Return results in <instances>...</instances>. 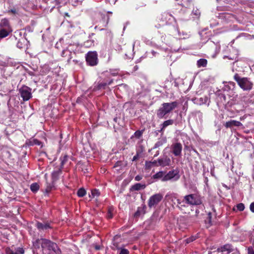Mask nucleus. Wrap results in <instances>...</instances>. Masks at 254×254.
<instances>
[{"mask_svg":"<svg viewBox=\"0 0 254 254\" xmlns=\"http://www.w3.org/2000/svg\"><path fill=\"white\" fill-rule=\"evenodd\" d=\"M117 119H117V118H115L114 119V121L115 122H117Z\"/></svg>","mask_w":254,"mask_h":254,"instance_id":"57","label":"nucleus"},{"mask_svg":"<svg viewBox=\"0 0 254 254\" xmlns=\"http://www.w3.org/2000/svg\"><path fill=\"white\" fill-rule=\"evenodd\" d=\"M134 68L135 69H137L138 68V67L136 65V66H134Z\"/></svg>","mask_w":254,"mask_h":254,"instance_id":"58","label":"nucleus"},{"mask_svg":"<svg viewBox=\"0 0 254 254\" xmlns=\"http://www.w3.org/2000/svg\"><path fill=\"white\" fill-rule=\"evenodd\" d=\"M139 157V153L137 151L136 152V154L135 156H133L132 159V161H135L136 160H137Z\"/></svg>","mask_w":254,"mask_h":254,"instance_id":"44","label":"nucleus"},{"mask_svg":"<svg viewBox=\"0 0 254 254\" xmlns=\"http://www.w3.org/2000/svg\"><path fill=\"white\" fill-rule=\"evenodd\" d=\"M30 189L33 192H36L39 190V186L36 183H33L30 186Z\"/></svg>","mask_w":254,"mask_h":254,"instance_id":"31","label":"nucleus"},{"mask_svg":"<svg viewBox=\"0 0 254 254\" xmlns=\"http://www.w3.org/2000/svg\"><path fill=\"white\" fill-rule=\"evenodd\" d=\"M113 211H114V208L112 206H111L108 208V212H107V218L111 219L113 217Z\"/></svg>","mask_w":254,"mask_h":254,"instance_id":"34","label":"nucleus"},{"mask_svg":"<svg viewBox=\"0 0 254 254\" xmlns=\"http://www.w3.org/2000/svg\"><path fill=\"white\" fill-rule=\"evenodd\" d=\"M0 25L1 27H5V29H11L9 25V21L6 18L2 19L1 20Z\"/></svg>","mask_w":254,"mask_h":254,"instance_id":"25","label":"nucleus"},{"mask_svg":"<svg viewBox=\"0 0 254 254\" xmlns=\"http://www.w3.org/2000/svg\"><path fill=\"white\" fill-rule=\"evenodd\" d=\"M165 173L163 171H159L156 173L155 174H154L152 178L154 179H161V180L162 181L163 178L165 176Z\"/></svg>","mask_w":254,"mask_h":254,"instance_id":"27","label":"nucleus"},{"mask_svg":"<svg viewBox=\"0 0 254 254\" xmlns=\"http://www.w3.org/2000/svg\"><path fill=\"white\" fill-rule=\"evenodd\" d=\"M242 125V123L239 121H237L235 120H231L230 121L227 122L225 125V126L226 128H229L233 126L240 127Z\"/></svg>","mask_w":254,"mask_h":254,"instance_id":"16","label":"nucleus"},{"mask_svg":"<svg viewBox=\"0 0 254 254\" xmlns=\"http://www.w3.org/2000/svg\"><path fill=\"white\" fill-rule=\"evenodd\" d=\"M62 173V169L59 168L57 170L53 172L52 174V179L53 182L56 181L58 179L60 175Z\"/></svg>","mask_w":254,"mask_h":254,"instance_id":"19","label":"nucleus"},{"mask_svg":"<svg viewBox=\"0 0 254 254\" xmlns=\"http://www.w3.org/2000/svg\"><path fill=\"white\" fill-rule=\"evenodd\" d=\"M19 92L24 101L29 100L32 97L31 89L27 86H22L19 89Z\"/></svg>","mask_w":254,"mask_h":254,"instance_id":"6","label":"nucleus"},{"mask_svg":"<svg viewBox=\"0 0 254 254\" xmlns=\"http://www.w3.org/2000/svg\"><path fill=\"white\" fill-rule=\"evenodd\" d=\"M72 55H75V53H72L71 51L67 49L64 50L62 53V56L63 57H67V61L68 63H70L71 59L72 58Z\"/></svg>","mask_w":254,"mask_h":254,"instance_id":"15","label":"nucleus"},{"mask_svg":"<svg viewBox=\"0 0 254 254\" xmlns=\"http://www.w3.org/2000/svg\"><path fill=\"white\" fill-rule=\"evenodd\" d=\"M99 193H100L98 190H95L92 191V194L94 196H98L99 195Z\"/></svg>","mask_w":254,"mask_h":254,"instance_id":"46","label":"nucleus"},{"mask_svg":"<svg viewBox=\"0 0 254 254\" xmlns=\"http://www.w3.org/2000/svg\"><path fill=\"white\" fill-rule=\"evenodd\" d=\"M158 153H156V154L154 155V157L157 156L158 155Z\"/></svg>","mask_w":254,"mask_h":254,"instance_id":"59","label":"nucleus"},{"mask_svg":"<svg viewBox=\"0 0 254 254\" xmlns=\"http://www.w3.org/2000/svg\"><path fill=\"white\" fill-rule=\"evenodd\" d=\"M196 237L195 236H192L186 239L187 243H190V242H193L196 239Z\"/></svg>","mask_w":254,"mask_h":254,"instance_id":"41","label":"nucleus"},{"mask_svg":"<svg viewBox=\"0 0 254 254\" xmlns=\"http://www.w3.org/2000/svg\"><path fill=\"white\" fill-rule=\"evenodd\" d=\"M207 64V61L204 59H200L197 62V66L198 67H205Z\"/></svg>","mask_w":254,"mask_h":254,"instance_id":"24","label":"nucleus"},{"mask_svg":"<svg viewBox=\"0 0 254 254\" xmlns=\"http://www.w3.org/2000/svg\"><path fill=\"white\" fill-rule=\"evenodd\" d=\"M174 199L176 200V201H177V206L181 203V202H182V200H181V199H179V198H177V197H174Z\"/></svg>","mask_w":254,"mask_h":254,"instance_id":"51","label":"nucleus"},{"mask_svg":"<svg viewBox=\"0 0 254 254\" xmlns=\"http://www.w3.org/2000/svg\"><path fill=\"white\" fill-rule=\"evenodd\" d=\"M172 152L175 156H180L182 154L183 146L180 142H175L171 146Z\"/></svg>","mask_w":254,"mask_h":254,"instance_id":"8","label":"nucleus"},{"mask_svg":"<svg viewBox=\"0 0 254 254\" xmlns=\"http://www.w3.org/2000/svg\"><path fill=\"white\" fill-rule=\"evenodd\" d=\"M179 105L177 101L164 103L156 110V116L159 119H166L168 115L172 112Z\"/></svg>","mask_w":254,"mask_h":254,"instance_id":"1","label":"nucleus"},{"mask_svg":"<svg viewBox=\"0 0 254 254\" xmlns=\"http://www.w3.org/2000/svg\"><path fill=\"white\" fill-rule=\"evenodd\" d=\"M111 74L113 76H116L117 75L118 73L115 71H111Z\"/></svg>","mask_w":254,"mask_h":254,"instance_id":"53","label":"nucleus"},{"mask_svg":"<svg viewBox=\"0 0 254 254\" xmlns=\"http://www.w3.org/2000/svg\"><path fill=\"white\" fill-rule=\"evenodd\" d=\"M186 201H185V197H184V199L182 200V202L179 204L177 207L181 210H184L185 208L187 207L186 205Z\"/></svg>","mask_w":254,"mask_h":254,"instance_id":"36","label":"nucleus"},{"mask_svg":"<svg viewBox=\"0 0 254 254\" xmlns=\"http://www.w3.org/2000/svg\"><path fill=\"white\" fill-rule=\"evenodd\" d=\"M8 13H12L14 14H16V10L15 8H13V9H11L10 10H9L8 11H7Z\"/></svg>","mask_w":254,"mask_h":254,"instance_id":"50","label":"nucleus"},{"mask_svg":"<svg viewBox=\"0 0 254 254\" xmlns=\"http://www.w3.org/2000/svg\"><path fill=\"white\" fill-rule=\"evenodd\" d=\"M158 167V161L153 160L151 161H145V167L146 169H150L152 167Z\"/></svg>","mask_w":254,"mask_h":254,"instance_id":"21","label":"nucleus"},{"mask_svg":"<svg viewBox=\"0 0 254 254\" xmlns=\"http://www.w3.org/2000/svg\"><path fill=\"white\" fill-rule=\"evenodd\" d=\"M12 31V29L3 28L0 30V38L2 39L7 37Z\"/></svg>","mask_w":254,"mask_h":254,"instance_id":"18","label":"nucleus"},{"mask_svg":"<svg viewBox=\"0 0 254 254\" xmlns=\"http://www.w3.org/2000/svg\"><path fill=\"white\" fill-rule=\"evenodd\" d=\"M68 159V156L66 155H64V157H61L60 160H61V168L63 167L64 165Z\"/></svg>","mask_w":254,"mask_h":254,"instance_id":"37","label":"nucleus"},{"mask_svg":"<svg viewBox=\"0 0 254 254\" xmlns=\"http://www.w3.org/2000/svg\"><path fill=\"white\" fill-rule=\"evenodd\" d=\"M114 245L116 247L118 250V254H129V251L125 248L118 247L117 245L114 244Z\"/></svg>","mask_w":254,"mask_h":254,"instance_id":"28","label":"nucleus"},{"mask_svg":"<svg viewBox=\"0 0 254 254\" xmlns=\"http://www.w3.org/2000/svg\"><path fill=\"white\" fill-rule=\"evenodd\" d=\"M142 133H143V130H138L134 132V135L135 137L139 138L142 136Z\"/></svg>","mask_w":254,"mask_h":254,"instance_id":"38","label":"nucleus"},{"mask_svg":"<svg viewBox=\"0 0 254 254\" xmlns=\"http://www.w3.org/2000/svg\"><path fill=\"white\" fill-rule=\"evenodd\" d=\"M86 62L90 66L96 65L98 63V54L96 51L88 52L85 56Z\"/></svg>","mask_w":254,"mask_h":254,"instance_id":"4","label":"nucleus"},{"mask_svg":"<svg viewBox=\"0 0 254 254\" xmlns=\"http://www.w3.org/2000/svg\"><path fill=\"white\" fill-rule=\"evenodd\" d=\"M163 141L162 140L158 141L154 145L153 148H157L162 146L163 144Z\"/></svg>","mask_w":254,"mask_h":254,"instance_id":"40","label":"nucleus"},{"mask_svg":"<svg viewBox=\"0 0 254 254\" xmlns=\"http://www.w3.org/2000/svg\"><path fill=\"white\" fill-rule=\"evenodd\" d=\"M211 212H209L208 213V217L207 218V220H206V221H208V222L209 223V224H211V219H212V216H211Z\"/></svg>","mask_w":254,"mask_h":254,"instance_id":"42","label":"nucleus"},{"mask_svg":"<svg viewBox=\"0 0 254 254\" xmlns=\"http://www.w3.org/2000/svg\"><path fill=\"white\" fill-rule=\"evenodd\" d=\"M180 176L179 174V171L175 170L170 171L163 178L162 181L166 182L170 180L173 181H178L180 179Z\"/></svg>","mask_w":254,"mask_h":254,"instance_id":"7","label":"nucleus"},{"mask_svg":"<svg viewBox=\"0 0 254 254\" xmlns=\"http://www.w3.org/2000/svg\"><path fill=\"white\" fill-rule=\"evenodd\" d=\"M108 13H112V12H109V11L108 12Z\"/></svg>","mask_w":254,"mask_h":254,"instance_id":"62","label":"nucleus"},{"mask_svg":"<svg viewBox=\"0 0 254 254\" xmlns=\"http://www.w3.org/2000/svg\"><path fill=\"white\" fill-rule=\"evenodd\" d=\"M25 251L22 248H6L5 249L6 254H24Z\"/></svg>","mask_w":254,"mask_h":254,"instance_id":"10","label":"nucleus"},{"mask_svg":"<svg viewBox=\"0 0 254 254\" xmlns=\"http://www.w3.org/2000/svg\"><path fill=\"white\" fill-rule=\"evenodd\" d=\"M51 251H53L55 254H62V251L56 243L55 246L53 247Z\"/></svg>","mask_w":254,"mask_h":254,"instance_id":"32","label":"nucleus"},{"mask_svg":"<svg viewBox=\"0 0 254 254\" xmlns=\"http://www.w3.org/2000/svg\"><path fill=\"white\" fill-rule=\"evenodd\" d=\"M236 207H237V209L240 211H243L245 209V205L242 203H240L238 204L237 205Z\"/></svg>","mask_w":254,"mask_h":254,"instance_id":"39","label":"nucleus"},{"mask_svg":"<svg viewBox=\"0 0 254 254\" xmlns=\"http://www.w3.org/2000/svg\"><path fill=\"white\" fill-rule=\"evenodd\" d=\"M83 0H71L72 4L74 5H77L79 3H81Z\"/></svg>","mask_w":254,"mask_h":254,"instance_id":"43","label":"nucleus"},{"mask_svg":"<svg viewBox=\"0 0 254 254\" xmlns=\"http://www.w3.org/2000/svg\"><path fill=\"white\" fill-rule=\"evenodd\" d=\"M192 13L197 16H199L200 15V12L198 9L193 10Z\"/></svg>","mask_w":254,"mask_h":254,"instance_id":"45","label":"nucleus"},{"mask_svg":"<svg viewBox=\"0 0 254 254\" xmlns=\"http://www.w3.org/2000/svg\"><path fill=\"white\" fill-rule=\"evenodd\" d=\"M186 204L190 205H198L202 203L201 197L197 193H192L185 196Z\"/></svg>","mask_w":254,"mask_h":254,"instance_id":"3","label":"nucleus"},{"mask_svg":"<svg viewBox=\"0 0 254 254\" xmlns=\"http://www.w3.org/2000/svg\"><path fill=\"white\" fill-rule=\"evenodd\" d=\"M195 103L201 105L202 104H206L208 100V98L206 96L203 97H200L199 98H195Z\"/></svg>","mask_w":254,"mask_h":254,"instance_id":"22","label":"nucleus"},{"mask_svg":"<svg viewBox=\"0 0 254 254\" xmlns=\"http://www.w3.org/2000/svg\"><path fill=\"white\" fill-rule=\"evenodd\" d=\"M36 226L39 231H44L51 228L49 223H42L40 222H37Z\"/></svg>","mask_w":254,"mask_h":254,"instance_id":"14","label":"nucleus"},{"mask_svg":"<svg viewBox=\"0 0 254 254\" xmlns=\"http://www.w3.org/2000/svg\"><path fill=\"white\" fill-rule=\"evenodd\" d=\"M174 123V120L172 119L165 121L162 124L160 125V129L158 130V132H160L161 134H163L166 128L169 126L173 125Z\"/></svg>","mask_w":254,"mask_h":254,"instance_id":"12","label":"nucleus"},{"mask_svg":"<svg viewBox=\"0 0 254 254\" xmlns=\"http://www.w3.org/2000/svg\"><path fill=\"white\" fill-rule=\"evenodd\" d=\"M157 161L158 166H168L170 165L171 163V159L167 156H165L161 158H159Z\"/></svg>","mask_w":254,"mask_h":254,"instance_id":"13","label":"nucleus"},{"mask_svg":"<svg viewBox=\"0 0 254 254\" xmlns=\"http://www.w3.org/2000/svg\"><path fill=\"white\" fill-rule=\"evenodd\" d=\"M42 239H38L35 242H33V246L35 248H39L40 245H41L42 244Z\"/></svg>","mask_w":254,"mask_h":254,"instance_id":"35","label":"nucleus"},{"mask_svg":"<svg viewBox=\"0 0 254 254\" xmlns=\"http://www.w3.org/2000/svg\"><path fill=\"white\" fill-rule=\"evenodd\" d=\"M229 59H230V60H233V58H231V57H230V58H228Z\"/></svg>","mask_w":254,"mask_h":254,"instance_id":"61","label":"nucleus"},{"mask_svg":"<svg viewBox=\"0 0 254 254\" xmlns=\"http://www.w3.org/2000/svg\"><path fill=\"white\" fill-rule=\"evenodd\" d=\"M145 184H141L140 183H136L132 186L130 189V191H138L141 190H144L146 188Z\"/></svg>","mask_w":254,"mask_h":254,"instance_id":"17","label":"nucleus"},{"mask_svg":"<svg viewBox=\"0 0 254 254\" xmlns=\"http://www.w3.org/2000/svg\"><path fill=\"white\" fill-rule=\"evenodd\" d=\"M248 254H254V251L253 249L251 248H248Z\"/></svg>","mask_w":254,"mask_h":254,"instance_id":"49","label":"nucleus"},{"mask_svg":"<svg viewBox=\"0 0 254 254\" xmlns=\"http://www.w3.org/2000/svg\"><path fill=\"white\" fill-rule=\"evenodd\" d=\"M235 83L233 81H230L228 84L224 85L223 89L224 91H228L230 90H233L235 88Z\"/></svg>","mask_w":254,"mask_h":254,"instance_id":"20","label":"nucleus"},{"mask_svg":"<svg viewBox=\"0 0 254 254\" xmlns=\"http://www.w3.org/2000/svg\"><path fill=\"white\" fill-rule=\"evenodd\" d=\"M163 195L156 193L151 196L148 201V206L150 208L155 207L163 199Z\"/></svg>","mask_w":254,"mask_h":254,"instance_id":"5","label":"nucleus"},{"mask_svg":"<svg viewBox=\"0 0 254 254\" xmlns=\"http://www.w3.org/2000/svg\"><path fill=\"white\" fill-rule=\"evenodd\" d=\"M113 82V79H111L110 80L108 83H107V85H111Z\"/></svg>","mask_w":254,"mask_h":254,"instance_id":"54","label":"nucleus"},{"mask_svg":"<svg viewBox=\"0 0 254 254\" xmlns=\"http://www.w3.org/2000/svg\"><path fill=\"white\" fill-rule=\"evenodd\" d=\"M146 208L145 205H144L143 207H138L137 210L135 212L134 214V216L135 217H138L140 216L141 214H144L145 213V209Z\"/></svg>","mask_w":254,"mask_h":254,"instance_id":"23","label":"nucleus"},{"mask_svg":"<svg viewBox=\"0 0 254 254\" xmlns=\"http://www.w3.org/2000/svg\"><path fill=\"white\" fill-rule=\"evenodd\" d=\"M86 190L84 189L80 188L78 190L77 192V194L78 196L81 197L84 196L86 194Z\"/></svg>","mask_w":254,"mask_h":254,"instance_id":"33","label":"nucleus"},{"mask_svg":"<svg viewBox=\"0 0 254 254\" xmlns=\"http://www.w3.org/2000/svg\"><path fill=\"white\" fill-rule=\"evenodd\" d=\"M55 182H53L52 181V183H48V182H46V189H45V191L46 193H49L51 190H52V189L54 188V183Z\"/></svg>","mask_w":254,"mask_h":254,"instance_id":"29","label":"nucleus"},{"mask_svg":"<svg viewBox=\"0 0 254 254\" xmlns=\"http://www.w3.org/2000/svg\"><path fill=\"white\" fill-rule=\"evenodd\" d=\"M54 246H55V243L48 239H42L41 247L43 249H47L51 251Z\"/></svg>","mask_w":254,"mask_h":254,"instance_id":"9","label":"nucleus"},{"mask_svg":"<svg viewBox=\"0 0 254 254\" xmlns=\"http://www.w3.org/2000/svg\"><path fill=\"white\" fill-rule=\"evenodd\" d=\"M158 153H156V154L154 155V157L157 156L158 155Z\"/></svg>","mask_w":254,"mask_h":254,"instance_id":"60","label":"nucleus"},{"mask_svg":"<svg viewBox=\"0 0 254 254\" xmlns=\"http://www.w3.org/2000/svg\"><path fill=\"white\" fill-rule=\"evenodd\" d=\"M107 85V82H101L98 83L97 85L94 86L93 88V90H98L101 89H105L106 86Z\"/></svg>","mask_w":254,"mask_h":254,"instance_id":"26","label":"nucleus"},{"mask_svg":"<svg viewBox=\"0 0 254 254\" xmlns=\"http://www.w3.org/2000/svg\"><path fill=\"white\" fill-rule=\"evenodd\" d=\"M28 145H40L42 142L37 139H33L32 140H29L28 142L26 143Z\"/></svg>","mask_w":254,"mask_h":254,"instance_id":"30","label":"nucleus"},{"mask_svg":"<svg viewBox=\"0 0 254 254\" xmlns=\"http://www.w3.org/2000/svg\"><path fill=\"white\" fill-rule=\"evenodd\" d=\"M153 56H155V54L157 53L156 52H155L154 51H152L151 52Z\"/></svg>","mask_w":254,"mask_h":254,"instance_id":"56","label":"nucleus"},{"mask_svg":"<svg viewBox=\"0 0 254 254\" xmlns=\"http://www.w3.org/2000/svg\"><path fill=\"white\" fill-rule=\"evenodd\" d=\"M95 248L96 250H98L100 249V247L99 246H98V245H96L95 247Z\"/></svg>","mask_w":254,"mask_h":254,"instance_id":"55","label":"nucleus"},{"mask_svg":"<svg viewBox=\"0 0 254 254\" xmlns=\"http://www.w3.org/2000/svg\"><path fill=\"white\" fill-rule=\"evenodd\" d=\"M250 209L252 212L254 213V202L250 204Z\"/></svg>","mask_w":254,"mask_h":254,"instance_id":"48","label":"nucleus"},{"mask_svg":"<svg viewBox=\"0 0 254 254\" xmlns=\"http://www.w3.org/2000/svg\"><path fill=\"white\" fill-rule=\"evenodd\" d=\"M234 251V249L230 244H226L223 246L217 249V251L218 253H223L225 254H229L231 252Z\"/></svg>","mask_w":254,"mask_h":254,"instance_id":"11","label":"nucleus"},{"mask_svg":"<svg viewBox=\"0 0 254 254\" xmlns=\"http://www.w3.org/2000/svg\"><path fill=\"white\" fill-rule=\"evenodd\" d=\"M17 47L19 48H22V44L21 42H18L17 44Z\"/></svg>","mask_w":254,"mask_h":254,"instance_id":"52","label":"nucleus"},{"mask_svg":"<svg viewBox=\"0 0 254 254\" xmlns=\"http://www.w3.org/2000/svg\"><path fill=\"white\" fill-rule=\"evenodd\" d=\"M142 179V176L141 175H137L134 179L136 181H139Z\"/></svg>","mask_w":254,"mask_h":254,"instance_id":"47","label":"nucleus"},{"mask_svg":"<svg viewBox=\"0 0 254 254\" xmlns=\"http://www.w3.org/2000/svg\"><path fill=\"white\" fill-rule=\"evenodd\" d=\"M234 80L237 82L240 87L244 91H250L253 87V82L248 77H241L238 73H235Z\"/></svg>","mask_w":254,"mask_h":254,"instance_id":"2","label":"nucleus"}]
</instances>
